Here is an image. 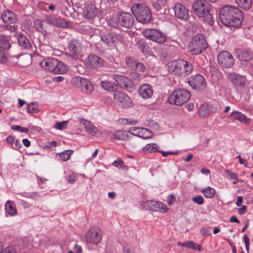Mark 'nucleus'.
I'll list each match as a JSON object with an SVG mask.
<instances>
[{
  "mask_svg": "<svg viewBox=\"0 0 253 253\" xmlns=\"http://www.w3.org/2000/svg\"><path fill=\"white\" fill-rule=\"evenodd\" d=\"M139 95L144 99L150 98L153 94L152 87L148 84L141 85L138 89Z\"/></svg>",
  "mask_w": 253,
  "mask_h": 253,
  "instance_id": "obj_23",
  "label": "nucleus"
},
{
  "mask_svg": "<svg viewBox=\"0 0 253 253\" xmlns=\"http://www.w3.org/2000/svg\"><path fill=\"white\" fill-rule=\"evenodd\" d=\"M131 76L132 78L136 80H139L141 77L140 74L136 72L131 73Z\"/></svg>",
  "mask_w": 253,
  "mask_h": 253,
  "instance_id": "obj_59",
  "label": "nucleus"
},
{
  "mask_svg": "<svg viewBox=\"0 0 253 253\" xmlns=\"http://www.w3.org/2000/svg\"><path fill=\"white\" fill-rule=\"evenodd\" d=\"M75 86L85 93H90L93 90V86L87 80L80 77H74L72 81Z\"/></svg>",
  "mask_w": 253,
  "mask_h": 253,
  "instance_id": "obj_13",
  "label": "nucleus"
},
{
  "mask_svg": "<svg viewBox=\"0 0 253 253\" xmlns=\"http://www.w3.org/2000/svg\"><path fill=\"white\" fill-rule=\"evenodd\" d=\"M136 68H135L134 70H136L140 72H143L145 70V66L141 62H139L138 61L136 63Z\"/></svg>",
  "mask_w": 253,
  "mask_h": 253,
  "instance_id": "obj_55",
  "label": "nucleus"
},
{
  "mask_svg": "<svg viewBox=\"0 0 253 253\" xmlns=\"http://www.w3.org/2000/svg\"><path fill=\"white\" fill-rule=\"evenodd\" d=\"M156 209H157V211H159L160 212L165 213L166 212L168 211V209L167 206L163 203L160 202H156Z\"/></svg>",
  "mask_w": 253,
  "mask_h": 253,
  "instance_id": "obj_47",
  "label": "nucleus"
},
{
  "mask_svg": "<svg viewBox=\"0 0 253 253\" xmlns=\"http://www.w3.org/2000/svg\"><path fill=\"white\" fill-rule=\"evenodd\" d=\"M80 122L84 125L86 132L92 136H94L95 135L96 133L98 131V129L92 123L84 119H82Z\"/></svg>",
  "mask_w": 253,
  "mask_h": 253,
  "instance_id": "obj_28",
  "label": "nucleus"
},
{
  "mask_svg": "<svg viewBox=\"0 0 253 253\" xmlns=\"http://www.w3.org/2000/svg\"><path fill=\"white\" fill-rule=\"evenodd\" d=\"M207 47L204 36L202 34H197L191 42V51L193 54H198Z\"/></svg>",
  "mask_w": 253,
  "mask_h": 253,
  "instance_id": "obj_7",
  "label": "nucleus"
},
{
  "mask_svg": "<svg viewBox=\"0 0 253 253\" xmlns=\"http://www.w3.org/2000/svg\"><path fill=\"white\" fill-rule=\"evenodd\" d=\"M68 49L70 52L68 54L71 58L77 59L82 51V43L79 40L73 38L68 41Z\"/></svg>",
  "mask_w": 253,
  "mask_h": 253,
  "instance_id": "obj_9",
  "label": "nucleus"
},
{
  "mask_svg": "<svg viewBox=\"0 0 253 253\" xmlns=\"http://www.w3.org/2000/svg\"><path fill=\"white\" fill-rule=\"evenodd\" d=\"M243 239L246 246V249L247 252L249 253V246H250V239L248 238L246 234L243 235Z\"/></svg>",
  "mask_w": 253,
  "mask_h": 253,
  "instance_id": "obj_53",
  "label": "nucleus"
},
{
  "mask_svg": "<svg viewBox=\"0 0 253 253\" xmlns=\"http://www.w3.org/2000/svg\"><path fill=\"white\" fill-rule=\"evenodd\" d=\"M228 78L230 82L236 87H244L246 85V79L244 76L235 73H229Z\"/></svg>",
  "mask_w": 253,
  "mask_h": 253,
  "instance_id": "obj_19",
  "label": "nucleus"
},
{
  "mask_svg": "<svg viewBox=\"0 0 253 253\" xmlns=\"http://www.w3.org/2000/svg\"><path fill=\"white\" fill-rule=\"evenodd\" d=\"M173 9L175 16L179 19L187 20L189 15L188 11L185 7L180 3H176L174 4Z\"/></svg>",
  "mask_w": 253,
  "mask_h": 253,
  "instance_id": "obj_20",
  "label": "nucleus"
},
{
  "mask_svg": "<svg viewBox=\"0 0 253 253\" xmlns=\"http://www.w3.org/2000/svg\"><path fill=\"white\" fill-rule=\"evenodd\" d=\"M191 249L200 251L201 250V247L199 244L193 242V244L192 245Z\"/></svg>",
  "mask_w": 253,
  "mask_h": 253,
  "instance_id": "obj_60",
  "label": "nucleus"
},
{
  "mask_svg": "<svg viewBox=\"0 0 253 253\" xmlns=\"http://www.w3.org/2000/svg\"><path fill=\"white\" fill-rule=\"evenodd\" d=\"M10 47L8 39L4 36H0V48L8 49Z\"/></svg>",
  "mask_w": 253,
  "mask_h": 253,
  "instance_id": "obj_39",
  "label": "nucleus"
},
{
  "mask_svg": "<svg viewBox=\"0 0 253 253\" xmlns=\"http://www.w3.org/2000/svg\"><path fill=\"white\" fill-rule=\"evenodd\" d=\"M239 7L248 10L252 4V0H235Z\"/></svg>",
  "mask_w": 253,
  "mask_h": 253,
  "instance_id": "obj_36",
  "label": "nucleus"
},
{
  "mask_svg": "<svg viewBox=\"0 0 253 253\" xmlns=\"http://www.w3.org/2000/svg\"><path fill=\"white\" fill-rule=\"evenodd\" d=\"M104 60L101 57L90 54L85 59V65L88 68L96 69L102 67L104 64Z\"/></svg>",
  "mask_w": 253,
  "mask_h": 253,
  "instance_id": "obj_14",
  "label": "nucleus"
},
{
  "mask_svg": "<svg viewBox=\"0 0 253 253\" xmlns=\"http://www.w3.org/2000/svg\"><path fill=\"white\" fill-rule=\"evenodd\" d=\"M119 23L123 27L129 28L132 26L134 19L132 15L127 12H122L118 16Z\"/></svg>",
  "mask_w": 253,
  "mask_h": 253,
  "instance_id": "obj_15",
  "label": "nucleus"
},
{
  "mask_svg": "<svg viewBox=\"0 0 253 253\" xmlns=\"http://www.w3.org/2000/svg\"><path fill=\"white\" fill-rule=\"evenodd\" d=\"M82 251L81 247L76 244L74 248V253H81Z\"/></svg>",
  "mask_w": 253,
  "mask_h": 253,
  "instance_id": "obj_58",
  "label": "nucleus"
},
{
  "mask_svg": "<svg viewBox=\"0 0 253 253\" xmlns=\"http://www.w3.org/2000/svg\"><path fill=\"white\" fill-rule=\"evenodd\" d=\"M34 24L35 29L39 32L47 33L49 30L50 28L47 25V24L45 22V17L43 20L36 19L34 21Z\"/></svg>",
  "mask_w": 253,
  "mask_h": 253,
  "instance_id": "obj_26",
  "label": "nucleus"
},
{
  "mask_svg": "<svg viewBox=\"0 0 253 253\" xmlns=\"http://www.w3.org/2000/svg\"><path fill=\"white\" fill-rule=\"evenodd\" d=\"M176 201L175 197L171 194L167 197V202L169 205H172Z\"/></svg>",
  "mask_w": 253,
  "mask_h": 253,
  "instance_id": "obj_54",
  "label": "nucleus"
},
{
  "mask_svg": "<svg viewBox=\"0 0 253 253\" xmlns=\"http://www.w3.org/2000/svg\"><path fill=\"white\" fill-rule=\"evenodd\" d=\"M23 144L26 147H29L31 145L30 141L26 138L23 139L22 140Z\"/></svg>",
  "mask_w": 253,
  "mask_h": 253,
  "instance_id": "obj_62",
  "label": "nucleus"
},
{
  "mask_svg": "<svg viewBox=\"0 0 253 253\" xmlns=\"http://www.w3.org/2000/svg\"><path fill=\"white\" fill-rule=\"evenodd\" d=\"M219 16L222 24L228 27H239L243 22L242 12L236 6L224 5L219 11Z\"/></svg>",
  "mask_w": 253,
  "mask_h": 253,
  "instance_id": "obj_1",
  "label": "nucleus"
},
{
  "mask_svg": "<svg viewBox=\"0 0 253 253\" xmlns=\"http://www.w3.org/2000/svg\"><path fill=\"white\" fill-rule=\"evenodd\" d=\"M218 64L223 67L231 68L234 64V59L229 52L223 51L217 55Z\"/></svg>",
  "mask_w": 253,
  "mask_h": 253,
  "instance_id": "obj_12",
  "label": "nucleus"
},
{
  "mask_svg": "<svg viewBox=\"0 0 253 253\" xmlns=\"http://www.w3.org/2000/svg\"><path fill=\"white\" fill-rule=\"evenodd\" d=\"M143 36L147 39L158 43H163L167 41V38L163 33L155 29L145 30L143 31Z\"/></svg>",
  "mask_w": 253,
  "mask_h": 253,
  "instance_id": "obj_8",
  "label": "nucleus"
},
{
  "mask_svg": "<svg viewBox=\"0 0 253 253\" xmlns=\"http://www.w3.org/2000/svg\"><path fill=\"white\" fill-rule=\"evenodd\" d=\"M230 117H231L233 120H237L246 125H249L251 122L250 119L248 118L245 115L239 111H233L231 113Z\"/></svg>",
  "mask_w": 253,
  "mask_h": 253,
  "instance_id": "obj_30",
  "label": "nucleus"
},
{
  "mask_svg": "<svg viewBox=\"0 0 253 253\" xmlns=\"http://www.w3.org/2000/svg\"><path fill=\"white\" fill-rule=\"evenodd\" d=\"M1 17L4 23H14L17 21L16 15L9 10H6L1 14Z\"/></svg>",
  "mask_w": 253,
  "mask_h": 253,
  "instance_id": "obj_29",
  "label": "nucleus"
},
{
  "mask_svg": "<svg viewBox=\"0 0 253 253\" xmlns=\"http://www.w3.org/2000/svg\"><path fill=\"white\" fill-rule=\"evenodd\" d=\"M114 98L119 105L123 107H128L131 104V101L129 96L122 91H117L114 94Z\"/></svg>",
  "mask_w": 253,
  "mask_h": 253,
  "instance_id": "obj_17",
  "label": "nucleus"
},
{
  "mask_svg": "<svg viewBox=\"0 0 253 253\" xmlns=\"http://www.w3.org/2000/svg\"><path fill=\"white\" fill-rule=\"evenodd\" d=\"M66 125L67 122L63 121L56 123L54 126V127L57 129L62 130L66 127Z\"/></svg>",
  "mask_w": 253,
  "mask_h": 253,
  "instance_id": "obj_49",
  "label": "nucleus"
},
{
  "mask_svg": "<svg viewBox=\"0 0 253 253\" xmlns=\"http://www.w3.org/2000/svg\"><path fill=\"white\" fill-rule=\"evenodd\" d=\"M18 248L16 245H9L4 248L1 253H17Z\"/></svg>",
  "mask_w": 253,
  "mask_h": 253,
  "instance_id": "obj_41",
  "label": "nucleus"
},
{
  "mask_svg": "<svg viewBox=\"0 0 253 253\" xmlns=\"http://www.w3.org/2000/svg\"><path fill=\"white\" fill-rule=\"evenodd\" d=\"M127 132L131 136L133 135L145 138L149 137L151 135V131L143 127H133L130 128Z\"/></svg>",
  "mask_w": 253,
  "mask_h": 253,
  "instance_id": "obj_21",
  "label": "nucleus"
},
{
  "mask_svg": "<svg viewBox=\"0 0 253 253\" xmlns=\"http://www.w3.org/2000/svg\"><path fill=\"white\" fill-rule=\"evenodd\" d=\"M15 141V137L12 135L8 136L6 138V142L9 144H12Z\"/></svg>",
  "mask_w": 253,
  "mask_h": 253,
  "instance_id": "obj_57",
  "label": "nucleus"
},
{
  "mask_svg": "<svg viewBox=\"0 0 253 253\" xmlns=\"http://www.w3.org/2000/svg\"><path fill=\"white\" fill-rule=\"evenodd\" d=\"M8 55L7 52L3 50H0V63H3L7 60Z\"/></svg>",
  "mask_w": 253,
  "mask_h": 253,
  "instance_id": "obj_48",
  "label": "nucleus"
},
{
  "mask_svg": "<svg viewBox=\"0 0 253 253\" xmlns=\"http://www.w3.org/2000/svg\"><path fill=\"white\" fill-rule=\"evenodd\" d=\"M68 70L67 67L63 62L57 60V65H55L53 73L57 74H63Z\"/></svg>",
  "mask_w": 253,
  "mask_h": 253,
  "instance_id": "obj_32",
  "label": "nucleus"
},
{
  "mask_svg": "<svg viewBox=\"0 0 253 253\" xmlns=\"http://www.w3.org/2000/svg\"><path fill=\"white\" fill-rule=\"evenodd\" d=\"M102 239V234L100 228L92 227L85 235V240L87 243L97 244Z\"/></svg>",
  "mask_w": 253,
  "mask_h": 253,
  "instance_id": "obj_10",
  "label": "nucleus"
},
{
  "mask_svg": "<svg viewBox=\"0 0 253 253\" xmlns=\"http://www.w3.org/2000/svg\"><path fill=\"white\" fill-rule=\"evenodd\" d=\"M190 96V93L188 90L177 89L169 97L168 101L171 104L178 106L186 102Z\"/></svg>",
  "mask_w": 253,
  "mask_h": 253,
  "instance_id": "obj_5",
  "label": "nucleus"
},
{
  "mask_svg": "<svg viewBox=\"0 0 253 253\" xmlns=\"http://www.w3.org/2000/svg\"><path fill=\"white\" fill-rule=\"evenodd\" d=\"M203 192L206 198H211L213 197L215 194V190L210 187L204 189Z\"/></svg>",
  "mask_w": 253,
  "mask_h": 253,
  "instance_id": "obj_43",
  "label": "nucleus"
},
{
  "mask_svg": "<svg viewBox=\"0 0 253 253\" xmlns=\"http://www.w3.org/2000/svg\"><path fill=\"white\" fill-rule=\"evenodd\" d=\"M113 165L114 167L118 168L119 169H127V167L126 166H125L124 162L120 158H118L117 160L115 161L113 163Z\"/></svg>",
  "mask_w": 253,
  "mask_h": 253,
  "instance_id": "obj_44",
  "label": "nucleus"
},
{
  "mask_svg": "<svg viewBox=\"0 0 253 253\" xmlns=\"http://www.w3.org/2000/svg\"><path fill=\"white\" fill-rule=\"evenodd\" d=\"M192 9L196 15L199 18H203L210 25L214 24L212 15L210 13V4L205 0L195 1L192 4Z\"/></svg>",
  "mask_w": 253,
  "mask_h": 253,
  "instance_id": "obj_2",
  "label": "nucleus"
},
{
  "mask_svg": "<svg viewBox=\"0 0 253 253\" xmlns=\"http://www.w3.org/2000/svg\"><path fill=\"white\" fill-rule=\"evenodd\" d=\"M236 53L238 58L241 61H248L253 58V54L249 49H238Z\"/></svg>",
  "mask_w": 253,
  "mask_h": 253,
  "instance_id": "obj_24",
  "label": "nucleus"
},
{
  "mask_svg": "<svg viewBox=\"0 0 253 253\" xmlns=\"http://www.w3.org/2000/svg\"><path fill=\"white\" fill-rule=\"evenodd\" d=\"M12 129L15 130H18L22 132L28 133L29 129L26 127H23L19 126H13L11 127Z\"/></svg>",
  "mask_w": 253,
  "mask_h": 253,
  "instance_id": "obj_52",
  "label": "nucleus"
},
{
  "mask_svg": "<svg viewBox=\"0 0 253 253\" xmlns=\"http://www.w3.org/2000/svg\"><path fill=\"white\" fill-rule=\"evenodd\" d=\"M166 4L167 0H157L154 3V6L157 10H160L163 7H164Z\"/></svg>",
  "mask_w": 253,
  "mask_h": 253,
  "instance_id": "obj_45",
  "label": "nucleus"
},
{
  "mask_svg": "<svg viewBox=\"0 0 253 253\" xmlns=\"http://www.w3.org/2000/svg\"><path fill=\"white\" fill-rule=\"evenodd\" d=\"M156 202L153 200H149L146 201H142L140 203V205L143 208L146 209L151 210V211H157V209H156Z\"/></svg>",
  "mask_w": 253,
  "mask_h": 253,
  "instance_id": "obj_33",
  "label": "nucleus"
},
{
  "mask_svg": "<svg viewBox=\"0 0 253 253\" xmlns=\"http://www.w3.org/2000/svg\"><path fill=\"white\" fill-rule=\"evenodd\" d=\"M14 142H15V147L14 148V149H18L19 148L21 147V144L19 140H15Z\"/></svg>",
  "mask_w": 253,
  "mask_h": 253,
  "instance_id": "obj_64",
  "label": "nucleus"
},
{
  "mask_svg": "<svg viewBox=\"0 0 253 253\" xmlns=\"http://www.w3.org/2000/svg\"><path fill=\"white\" fill-rule=\"evenodd\" d=\"M57 60L54 58H48L42 60L41 65L45 70L53 72L55 65H57Z\"/></svg>",
  "mask_w": 253,
  "mask_h": 253,
  "instance_id": "obj_27",
  "label": "nucleus"
},
{
  "mask_svg": "<svg viewBox=\"0 0 253 253\" xmlns=\"http://www.w3.org/2000/svg\"><path fill=\"white\" fill-rule=\"evenodd\" d=\"M167 66L169 72L181 76L189 75L193 70L192 64L181 59L169 62Z\"/></svg>",
  "mask_w": 253,
  "mask_h": 253,
  "instance_id": "obj_3",
  "label": "nucleus"
},
{
  "mask_svg": "<svg viewBox=\"0 0 253 253\" xmlns=\"http://www.w3.org/2000/svg\"><path fill=\"white\" fill-rule=\"evenodd\" d=\"M188 83L192 88L197 90H202L206 86L204 77L200 74L191 76L188 78Z\"/></svg>",
  "mask_w": 253,
  "mask_h": 253,
  "instance_id": "obj_11",
  "label": "nucleus"
},
{
  "mask_svg": "<svg viewBox=\"0 0 253 253\" xmlns=\"http://www.w3.org/2000/svg\"><path fill=\"white\" fill-rule=\"evenodd\" d=\"M243 203V198L241 196H238L237 199L236 205L238 207L241 206Z\"/></svg>",
  "mask_w": 253,
  "mask_h": 253,
  "instance_id": "obj_61",
  "label": "nucleus"
},
{
  "mask_svg": "<svg viewBox=\"0 0 253 253\" xmlns=\"http://www.w3.org/2000/svg\"><path fill=\"white\" fill-rule=\"evenodd\" d=\"M5 209L7 213L11 216H13L16 213V209L13 206V203L11 201H8L5 204Z\"/></svg>",
  "mask_w": 253,
  "mask_h": 253,
  "instance_id": "obj_35",
  "label": "nucleus"
},
{
  "mask_svg": "<svg viewBox=\"0 0 253 253\" xmlns=\"http://www.w3.org/2000/svg\"><path fill=\"white\" fill-rule=\"evenodd\" d=\"M137 47L143 52L145 53L148 51V46L142 41H139L137 42Z\"/></svg>",
  "mask_w": 253,
  "mask_h": 253,
  "instance_id": "obj_46",
  "label": "nucleus"
},
{
  "mask_svg": "<svg viewBox=\"0 0 253 253\" xmlns=\"http://www.w3.org/2000/svg\"><path fill=\"white\" fill-rule=\"evenodd\" d=\"M208 114L206 106H202L199 109V114L201 117H205Z\"/></svg>",
  "mask_w": 253,
  "mask_h": 253,
  "instance_id": "obj_51",
  "label": "nucleus"
},
{
  "mask_svg": "<svg viewBox=\"0 0 253 253\" xmlns=\"http://www.w3.org/2000/svg\"><path fill=\"white\" fill-rule=\"evenodd\" d=\"M192 201L194 203L200 205L203 204L204 202V200L203 197L199 195L193 197Z\"/></svg>",
  "mask_w": 253,
  "mask_h": 253,
  "instance_id": "obj_50",
  "label": "nucleus"
},
{
  "mask_svg": "<svg viewBox=\"0 0 253 253\" xmlns=\"http://www.w3.org/2000/svg\"><path fill=\"white\" fill-rule=\"evenodd\" d=\"M101 84L102 88L107 91H114L116 88L115 84L110 81H102Z\"/></svg>",
  "mask_w": 253,
  "mask_h": 253,
  "instance_id": "obj_34",
  "label": "nucleus"
},
{
  "mask_svg": "<svg viewBox=\"0 0 253 253\" xmlns=\"http://www.w3.org/2000/svg\"><path fill=\"white\" fill-rule=\"evenodd\" d=\"M73 153V150H66L61 153L57 154V155L59 156L60 160L64 161H67L70 159V157Z\"/></svg>",
  "mask_w": 253,
  "mask_h": 253,
  "instance_id": "obj_37",
  "label": "nucleus"
},
{
  "mask_svg": "<svg viewBox=\"0 0 253 253\" xmlns=\"http://www.w3.org/2000/svg\"><path fill=\"white\" fill-rule=\"evenodd\" d=\"M100 10L92 3L85 5L83 10V15L88 19H92L95 17L99 16Z\"/></svg>",
  "mask_w": 253,
  "mask_h": 253,
  "instance_id": "obj_18",
  "label": "nucleus"
},
{
  "mask_svg": "<svg viewBox=\"0 0 253 253\" xmlns=\"http://www.w3.org/2000/svg\"><path fill=\"white\" fill-rule=\"evenodd\" d=\"M27 111L29 113H37L39 112V110L37 104L32 102L29 104L27 106Z\"/></svg>",
  "mask_w": 253,
  "mask_h": 253,
  "instance_id": "obj_42",
  "label": "nucleus"
},
{
  "mask_svg": "<svg viewBox=\"0 0 253 253\" xmlns=\"http://www.w3.org/2000/svg\"><path fill=\"white\" fill-rule=\"evenodd\" d=\"M131 136L125 130H119L114 132L112 139L118 141H126L129 140Z\"/></svg>",
  "mask_w": 253,
  "mask_h": 253,
  "instance_id": "obj_25",
  "label": "nucleus"
},
{
  "mask_svg": "<svg viewBox=\"0 0 253 253\" xmlns=\"http://www.w3.org/2000/svg\"><path fill=\"white\" fill-rule=\"evenodd\" d=\"M247 207L246 206H243L242 208L238 209L239 213L240 214H243L245 213Z\"/></svg>",
  "mask_w": 253,
  "mask_h": 253,
  "instance_id": "obj_63",
  "label": "nucleus"
},
{
  "mask_svg": "<svg viewBox=\"0 0 253 253\" xmlns=\"http://www.w3.org/2000/svg\"><path fill=\"white\" fill-rule=\"evenodd\" d=\"M131 11L136 20L142 23H149L152 18L151 11L145 4L134 3L131 7Z\"/></svg>",
  "mask_w": 253,
  "mask_h": 253,
  "instance_id": "obj_4",
  "label": "nucleus"
},
{
  "mask_svg": "<svg viewBox=\"0 0 253 253\" xmlns=\"http://www.w3.org/2000/svg\"><path fill=\"white\" fill-rule=\"evenodd\" d=\"M138 61L132 57H126V62L128 68L134 70L136 68V63Z\"/></svg>",
  "mask_w": 253,
  "mask_h": 253,
  "instance_id": "obj_40",
  "label": "nucleus"
},
{
  "mask_svg": "<svg viewBox=\"0 0 253 253\" xmlns=\"http://www.w3.org/2000/svg\"><path fill=\"white\" fill-rule=\"evenodd\" d=\"M18 44L23 48L29 49L31 48L32 45L28 38L23 34H19L18 37Z\"/></svg>",
  "mask_w": 253,
  "mask_h": 253,
  "instance_id": "obj_31",
  "label": "nucleus"
},
{
  "mask_svg": "<svg viewBox=\"0 0 253 253\" xmlns=\"http://www.w3.org/2000/svg\"><path fill=\"white\" fill-rule=\"evenodd\" d=\"M113 79L121 88L129 92H133L134 90L135 85L128 78L121 75L114 74Z\"/></svg>",
  "mask_w": 253,
  "mask_h": 253,
  "instance_id": "obj_6",
  "label": "nucleus"
},
{
  "mask_svg": "<svg viewBox=\"0 0 253 253\" xmlns=\"http://www.w3.org/2000/svg\"><path fill=\"white\" fill-rule=\"evenodd\" d=\"M159 147L156 143H150L145 145L144 148V151L147 153H152L159 151Z\"/></svg>",
  "mask_w": 253,
  "mask_h": 253,
  "instance_id": "obj_38",
  "label": "nucleus"
},
{
  "mask_svg": "<svg viewBox=\"0 0 253 253\" xmlns=\"http://www.w3.org/2000/svg\"><path fill=\"white\" fill-rule=\"evenodd\" d=\"M66 179L70 183L72 184L77 180L76 175H68Z\"/></svg>",
  "mask_w": 253,
  "mask_h": 253,
  "instance_id": "obj_56",
  "label": "nucleus"
},
{
  "mask_svg": "<svg viewBox=\"0 0 253 253\" xmlns=\"http://www.w3.org/2000/svg\"><path fill=\"white\" fill-rule=\"evenodd\" d=\"M45 22L47 24L51 25L58 28H66L68 26V23L60 17H57L52 15H47L45 17Z\"/></svg>",
  "mask_w": 253,
  "mask_h": 253,
  "instance_id": "obj_16",
  "label": "nucleus"
},
{
  "mask_svg": "<svg viewBox=\"0 0 253 253\" xmlns=\"http://www.w3.org/2000/svg\"><path fill=\"white\" fill-rule=\"evenodd\" d=\"M120 37V35L110 33L103 35L101 40L108 45L112 46L117 42Z\"/></svg>",
  "mask_w": 253,
  "mask_h": 253,
  "instance_id": "obj_22",
  "label": "nucleus"
}]
</instances>
